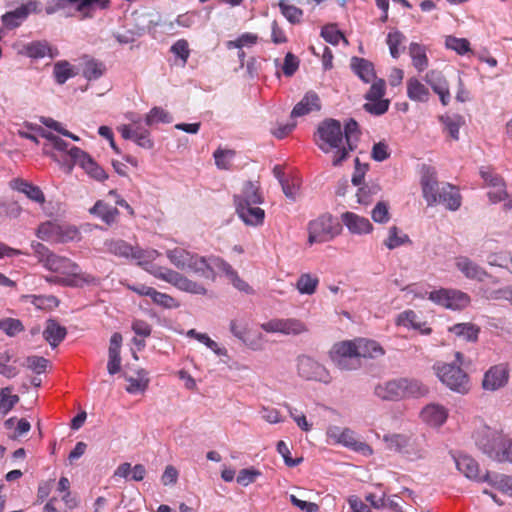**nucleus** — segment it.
<instances>
[{
	"label": "nucleus",
	"mask_w": 512,
	"mask_h": 512,
	"mask_svg": "<svg viewBox=\"0 0 512 512\" xmlns=\"http://www.w3.org/2000/svg\"><path fill=\"white\" fill-rule=\"evenodd\" d=\"M433 369L439 380L450 390L459 394H467L470 391V379L468 374L455 364L438 362Z\"/></svg>",
	"instance_id": "nucleus-5"
},
{
	"label": "nucleus",
	"mask_w": 512,
	"mask_h": 512,
	"mask_svg": "<svg viewBox=\"0 0 512 512\" xmlns=\"http://www.w3.org/2000/svg\"><path fill=\"white\" fill-rule=\"evenodd\" d=\"M407 97L415 102H427L430 97L429 89L416 77H411L406 82Z\"/></svg>",
	"instance_id": "nucleus-38"
},
{
	"label": "nucleus",
	"mask_w": 512,
	"mask_h": 512,
	"mask_svg": "<svg viewBox=\"0 0 512 512\" xmlns=\"http://www.w3.org/2000/svg\"><path fill=\"white\" fill-rule=\"evenodd\" d=\"M449 331L457 337L467 341H476L479 334V327L472 323H458L449 328Z\"/></svg>",
	"instance_id": "nucleus-45"
},
{
	"label": "nucleus",
	"mask_w": 512,
	"mask_h": 512,
	"mask_svg": "<svg viewBox=\"0 0 512 512\" xmlns=\"http://www.w3.org/2000/svg\"><path fill=\"white\" fill-rule=\"evenodd\" d=\"M354 341L360 361L367 358H376L384 354V349L374 340L358 338Z\"/></svg>",
	"instance_id": "nucleus-33"
},
{
	"label": "nucleus",
	"mask_w": 512,
	"mask_h": 512,
	"mask_svg": "<svg viewBox=\"0 0 512 512\" xmlns=\"http://www.w3.org/2000/svg\"><path fill=\"white\" fill-rule=\"evenodd\" d=\"M210 257L206 258L193 253L186 270L194 272L206 279L215 280V273L210 268Z\"/></svg>",
	"instance_id": "nucleus-35"
},
{
	"label": "nucleus",
	"mask_w": 512,
	"mask_h": 512,
	"mask_svg": "<svg viewBox=\"0 0 512 512\" xmlns=\"http://www.w3.org/2000/svg\"><path fill=\"white\" fill-rule=\"evenodd\" d=\"M462 196L456 186L450 183H442L439 196L436 197V205L442 204L450 211H456L460 208Z\"/></svg>",
	"instance_id": "nucleus-24"
},
{
	"label": "nucleus",
	"mask_w": 512,
	"mask_h": 512,
	"mask_svg": "<svg viewBox=\"0 0 512 512\" xmlns=\"http://www.w3.org/2000/svg\"><path fill=\"white\" fill-rule=\"evenodd\" d=\"M387 448L403 454L408 460L415 461L425 457L423 441L412 436L393 434L384 436Z\"/></svg>",
	"instance_id": "nucleus-6"
},
{
	"label": "nucleus",
	"mask_w": 512,
	"mask_h": 512,
	"mask_svg": "<svg viewBox=\"0 0 512 512\" xmlns=\"http://www.w3.org/2000/svg\"><path fill=\"white\" fill-rule=\"evenodd\" d=\"M342 222L353 234H367L373 229L369 219L359 216L353 212H345L341 216Z\"/></svg>",
	"instance_id": "nucleus-27"
},
{
	"label": "nucleus",
	"mask_w": 512,
	"mask_h": 512,
	"mask_svg": "<svg viewBox=\"0 0 512 512\" xmlns=\"http://www.w3.org/2000/svg\"><path fill=\"white\" fill-rule=\"evenodd\" d=\"M36 10V3L29 2L26 4H22L17 7L15 10L7 12L2 16V22L4 26L8 29H13L18 27L32 12Z\"/></svg>",
	"instance_id": "nucleus-26"
},
{
	"label": "nucleus",
	"mask_w": 512,
	"mask_h": 512,
	"mask_svg": "<svg viewBox=\"0 0 512 512\" xmlns=\"http://www.w3.org/2000/svg\"><path fill=\"white\" fill-rule=\"evenodd\" d=\"M0 329L3 330L6 335L13 337L16 334L24 331V326L19 319L5 318L0 320Z\"/></svg>",
	"instance_id": "nucleus-59"
},
{
	"label": "nucleus",
	"mask_w": 512,
	"mask_h": 512,
	"mask_svg": "<svg viewBox=\"0 0 512 512\" xmlns=\"http://www.w3.org/2000/svg\"><path fill=\"white\" fill-rule=\"evenodd\" d=\"M89 211L91 214L99 217L107 225L115 223L119 216L118 209L103 200H98Z\"/></svg>",
	"instance_id": "nucleus-37"
},
{
	"label": "nucleus",
	"mask_w": 512,
	"mask_h": 512,
	"mask_svg": "<svg viewBox=\"0 0 512 512\" xmlns=\"http://www.w3.org/2000/svg\"><path fill=\"white\" fill-rule=\"evenodd\" d=\"M406 243H411L409 236L405 233H401L398 227L392 226L388 230V237L384 240V245L393 250Z\"/></svg>",
	"instance_id": "nucleus-48"
},
{
	"label": "nucleus",
	"mask_w": 512,
	"mask_h": 512,
	"mask_svg": "<svg viewBox=\"0 0 512 512\" xmlns=\"http://www.w3.org/2000/svg\"><path fill=\"white\" fill-rule=\"evenodd\" d=\"M409 55L412 59L413 66L418 72H423L427 69L429 60L423 45L412 42L409 45Z\"/></svg>",
	"instance_id": "nucleus-40"
},
{
	"label": "nucleus",
	"mask_w": 512,
	"mask_h": 512,
	"mask_svg": "<svg viewBox=\"0 0 512 512\" xmlns=\"http://www.w3.org/2000/svg\"><path fill=\"white\" fill-rule=\"evenodd\" d=\"M429 299L436 304L452 310H460L467 307L470 297L459 290L439 289L429 294Z\"/></svg>",
	"instance_id": "nucleus-12"
},
{
	"label": "nucleus",
	"mask_w": 512,
	"mask_h": 512,
	"mask_svg": "<svg viewBox=\"0 0 512 512\" xmlns=\"http://www.w3.org/2000/svg\"><path fill=\"white\" fill-rule=\"evenodd\" d=\"M12 387L0 389V413L6 415L19 402V396L12 394Z\"/></svg>",
	"instance_id": "nucleus-49"
},
{
	"label": "nucleus",
	"mask_w": 512,
	"mask_h": 512,
	"mask_svg": "<svg viewBox=\"0 0 512 512\" xmlns=\"http://www.w3.org/2000/svg\"><path fill=\"white\" fill-rule=\"evenodd\" d=\"M456 466L467 478L484 482L485 473L481 474L478 463L472 457L467 455L459 456L456 459Z\"/></svg>",
	"instance_id": "nucleus-29"
},
{
	"label": "nucleus",
	"mask_w": 512,
	"mask_h": 512,
	"mask_svg": "<svg viewBox=\"0 0 512 512\" xmlns=\"http://www.w3.org/2000/svg\"><path fill=\"white\" fill-rule=\"evenodd\" d=\"M235 206L237 215L246 225L257 226L263 223L265 212L257 204L242 201L235 203Z\"/></svg>",
	"instance_id": "nucleus-23"
},
{
	"label": "nucleus",
	"mask_w": 512,
	"mask_h": 512,
	"mask_svg": "<svg viewBox=\"0 0 512 512\" xmlns=\"http://www.w3.org/2000/svg\"><path fill=\"white\" fill-rule=\"evenodd\" d=\"M160 256V253L155 249H139L134 247L132 259L137 260V264L144 268L148 273L153 275L155 278L170 283L177 289L196 295H205L207 293L206 288L182 275L181 273L152 264Z\"/></svg>",
	"instance_id": "nucleus-1"
},
{
	"label": "nucleus",
	"mask_w": 512,
	"mask_h": 512,
	"mask_svg": "<svg viewBox=\"0 0 512 512\" xmlns=\"http://www.w3.org/2000/svg\"><path fill=\"white\" fill-rule=\"evenodd\" d=\"M448 417V410L440 404H428L421 411L422 420L430 426L443 425Z\"/></svg>",
	"instance_id": "nucleus-28"
},
{
	"label": "nucleus",
	"mask_w": 512,
	"mask_h": 512,
	"mask_svg": "<svg viewBox=\"0 0 512 512\" xmlns=\"http://www.w3.org/2000/svg\"><path fill=\"white\" fill-rule=\"evenodd\" d=\"M53 75L55 77V81L62 85L64 84L69 78L75 76V73L73 72L72 66L68 61H58L54 64L53 68Z\"/></svg>",
	"instance_id": "nucleus-51"
},
{
	"label": "nucleus",
	"mask_w": 512,
	"mask_h": 512,
	"mask_svg": "<svg viewBox=\"0 0 512 512\" xmlns=\"http://www.w3.org/2000/svg\"><path fill=\"white\" fill-rule=\"evenodd\" d=\"M446 47L451 50H454L460 55H464L470 50V43L465 38L449 36L446 39Z\"/></svg>",
	"instance_id": "nucleus-62"
},
{
	"label": "nucleus",
	"mask_w": 512,
	"mask_h": 512,
	"mask_svg": "<svg viewBox=\"0 0 512 512\" xmlns=\"http://www.w3.org/2000/svg\"><path fill=\"white\" fill-rule=\"evenodd\" d=\"M480 176L485 184L495 189L490 191L488 196L493 203L500 202L507 197L504 179L491 167H481Z\"/></svg>",
	"instance_id": "nucleus-19"
},
{
	"label": "nucleus",
	"mask_w": 512,
	"mask_h": 512,
	"mask_svg": "<svg viewBox=\"0 0 512 512\" xmlns=\"http://www.w3.org/2000/svg\"><path fill=\"white\" fill-rule=\"evenodd\" d=\"M404 40L405 36L399 31L390 32L388 34L387 45L389 46L390 54L393 58L399 57V46L403 43Z\"/></svg>",
	"instance_id": "nucleus-63"
},
{
	"label": "nucleus",
	"mask_w": 512,
	"mask_h": 512,
	"mask_svg": "<svg viewBox=\"0 0 512 512\" xmlns=\"http://www.w3.org/2000/svg\"><path fill=\"white\" fill-rule=\"evenodd\" d=\"M341 231L340 224L330 214L320 215L308 224V242L323 243L332 240Z\"/></svg>",
	"instance_id": "nucleus-9"
},
{
	"label": "nucleus",
	"mask_w": 512,
	"mask_h": 512,
	"mask_svg": "<svg viewBox=\"0 0 512 512\" xmlns=\"http://www.w3.org/2000/svg\"><path fill=\"white\" fill-rule=\"evenodd\" d=\"M126 287L139 296H148L152 302L164 309L178 308L180 303L169 294L159 292L155 288L144 284H127Z\"/></svg>",
	"instance_id": "nucleus-17"
},
{
	"label": "nucleus",
	"mask_w": 512,
	"mask_h": 512,
	"mask_svg": "<svg viewBox=\"0 0 512 512\" xmlns=\"http://www.w3.org/2000/svg\"><path fill=\"white\" fill-rule=\"evenodd\" d=\"M428 389L418 380L398 378L378 384L375 395L385 401H399L410 397L424 396Z\"/></svg>",
	"instance_id": "nucleus-3"
},
{
	"label": "nucleus",
	"mask_w": 512,
	"mask_h": 512,
	"mask_svg": "<svg viewBox=\"0 0 512 512\" xmlns=\"http://www.w3.org/2000/svg\"><path fill=\"white\" fill-rule=\"evenodd\" d=\"M396 325L418 330L423 335H429L432 332L425 322L419 320L418 315L413 310H406L400 313L396 318Z\"/></svg>",
	"instance_id": "nucleus-30"
},
{
	"label": "nucleus",
	"mask_w": 512,
	"mask_h": 512,
	"mask_svg": "<svg viewBox=\"0 0 512 512\" xmlns=\"http://www.w3.org/2000/svg\"><path fill=\"white\" fill-rule=\"evenodd\" d=\"M58 8L75 7L76 10L87 13L97 0H56Z\"/></svg>",
	"instance_id": "nucleus-60"
},
{
	"label": "nucleus",
	"mask_w": 512,
	"mask_h": 512,
	"mask_svg": "<svg viewBox=\"0 0 512 512\" xmlns=\"http://www.w3.org/2000/svg\"><path fill=\"white\" fill-rule=\"evenodd\" d=\"M172 116L161 107H153L145 117L147 126H153L157 123H171Z\"/></svg>",
	"instance_id": "nucleus-53"
},
{
	"label": "nucleus",
	"mask_w": 512,
	"mask_h": 512,
	"mask_svg": "<svg viewBox=\"0 0 512 512\" xmlns=\"http://www.w3.org/2000/svg\"><path fill=\"white\" fill-rule=\"evenodd\" d=\"M386 84L383 79L373 81L370 89L365 95L367 102L363 105L366 112L372 115H383L389 109L390 101L383 99L385 95Z\"/></svg>",
	"instance_id": "nucleus-11"
},
{
	"label": "nucleus",
	"mask_w": 512,
	"mask_h": 512,
	"mask_svg": "<svg viewBox=\"0 0 512 512\" xmlns=\"http://www.w3.org/2000/svg\"><path fill=\"white\" fill-rule=\"evenodd\" d=\"M379 191L380 187L378 185H363L358 189L356 194L358 203L362 205H369Z\"/></svg>",
	"instance_id": "nucleus-56"
},
{
	"label": "nucleus",
	"mask_w": 512,
	"mask_h": 512,
	"mask_svg": "<svg viewBox=\"0 0 512 512\" xmlns=\"http://www.w3.org/2000/svg\"><path fill=\"white\" fill-rule=\"evenodd\" d=\"M17 189L24 193L29 199L42 204L45 202V196L42 190L27 181L21 180L17 186Z\"/></svg>",
	"instance_id": "nucleus-52"
},
{
	"label": "nucleus",
	"mask_w": 512,
	"mask_h": 512,
	"mask_svg": "<svg viewBox=\"0 0 512 512\" xmlns=\"http://www.w3.org/2000/svg\"><path fill=\"white\" fill-rule=\"evenodd\" d=\"M339 444L366 456L373 453L372 448L367 443L359 441L355 436V432L349 428H343V435Z\"/></svg>",
	"instance_id": "nucleus-36"
},
{
	"label": "nucleus",
	"mask_w": 512,
	"mask_h": 512,
	"mask_svg": "<svg viewBox=\"0 0 512 512\" xmlns=\"http://www.w3.org/2000/svg\"><path fill=\"white\" fill-rule=\"evenodd\" d=\"M23 53L34 59L44 58L45 56L55 58L59 54L58 50L56 48H52L46 41H33L26 44L23 47Z\"/></svg>",
	"instance_id": "nucleus-31"
},
{
	"label": "nucleus",
	"mask_w": 512,
	"mask_h": 512,
	"mask_svg": "<svg viewBox=\"0 0 512 512\" xmlns=\"http://www.w3.org/2000/svg\"><path fill=\"white\" fill-rule=\"evenodd\" d=\"M131 328L136 336L141 337V339L137 337L133 339L134 345H136L139 350L143 349L145 347L144 339L150 337L152 333V326L145 320L134 319Z\"/></svg>",
	"instance_id": "nucleus-44"
},
{
	"label": "nucleus",
	"mask_w": 512,
	"mask_h": 512,
	"mask_svg": "<svg viewBox=\"0 0 512 512\" xmlns=\"http://www.w3.org/2000/svg\"><path fill=\"white\" fill-rule=\"evenodd\" d=\"M344 142L341 123L335 119L322 121L315 134V143L324 153H329L335 148H340Z\"/></svg>",
	"instance_id": "nucleus-7"
},
{
	"label": "nucleus",
	"mask_w": 512,
	"mask_h": 512,
	"mask_svg": "<svg viewBox=\"0 0 512 512\" xmlns=\"http://www.w3.org/2000/svg\"><path fill=\"white\" fill-rule=\"evenodd\" d=\"M210 268L214 273L216 274V270L223 273L233 284V286L238 289L239 291L246 292V293H252V288L250 285L245 282L243 279H241L237 273L236 270L232 268V266L226 262L224 259L217 257V256H211L210 257Z\"/></svg>",
	"instance_id": "nucleus-20"
},
{
	"label": "nucleus",
	"mask_w": 512,
	"mask_h": 512,
	"mask_svg": "<svg viewBox=\"0 0 512 512\" xmlns=\"http://www.w3.org/2000/svg\"><path fill=\"white\" fill-rule=\"evenodd\" d=\"M11 359L12 354L9 351L0 354V374L9 379L16 377L19 373L15 366L9 365Z\"/></svg>",
	"instance_id": "nucleus-57"
},
{
	"label": "nucleus",
	"mask_w": 512,
	"mask_h": 512,
	"mask_svg": "<svg viewBox=\"0 0 512 512\" xmlns=\"http://www.w3.org/2000/svg\"><path fill=\"white\" fill-rule=\"evenodd\" d=\"M193 253L176 247L174 249L167 250L166 256L169 261L178 269L186 270L190 260L192 259Z\"/></svg>",
	"instance_id": "nucleus-43"
},
{
	"label": "nucleus",
	"mask_w": 512,
	"mask_h": 512,
	"mask_svg": "<svg viewBox=\"0 0 512 512\" xmlns=\"http://www.w3.org/2000/svg\"><path fill=\"white\" fill-rule=\"evenodd\" d=\"M69 155L74 162L80 165L86 173L97 181H104L108 178L105 170L100 167L86 152L78 147H71Z\"/></svg>",
	"instance_id": "nucleus-18"
},
{
	"label": "nucleus",
	"mask_w": 512,
	"mask_h": 512,
	"mask_svg": "<svg viewBox=\"0 0 512 512\" xmlns=\"http://www.w3.org/2000/svg\"><path fill=\"white\" fill-rule=\"evenodd\" d=\"M129 385L126 388L128 393L134 394L144 392L149 385V378L147 372L144 369L137 371V377H127Z\"/></svg>",
	"instance_id": "nucleus-47"
},
{
	"label": "nucleus",
	"mask_w": 512,
	"mask_h": 512,
	"mask_svg": "<svg viewBox=\"0 0 512 512\" xmlns=\"http://www.w3.org/2000/svg\"><path fill=\"white\" fill-rule=\"evenodd\" d=\"M424 80L439 96L443 106H447L451 99L449 85L444 75L437 70H430L425 74Z\"/></svg>",
	"instance_id": "nucleus-22"
},
{
	"label": "nucleus",
	"mask_w": 512,
	"mask_h": 512,
	"mask_svg": "<svg viewBox=\"0 0 512 512\" xmlns=\"http://www.w3.org/2000/svg\"><path fill=\"white\" fill-rule=\"evenodd\" d=\"M25 364L27 368L34 371L35 373L42 374L46 371L49 360L41 356L33 355L26 358Z\"/></svg>",
	"instance_id": "nucleus-64"
},
{
	"label": "nucleus",
	"mask_w": 512,
	"mask_h": 512,
	"mask_svg": "<svg viewBox=\"0 0 512 512\" xmlns=\"http://www.w3.org/2000/svg\"><path fill=\"white\" fill-rule=\"evenodd\" d=\"M261 328L268 333H281L284 335H299L307 332L306 325L298 319H271L261 324Z\"/></svg>",
	"instance_id": "nucleus-16"
},
{
	"label": "nucleus",
	"mask_w": 512,
	"mask_h": 512,
	"mask_svg": "<svg viewBox=\"0 0 512 512\" xmlns=\"http://www.w3.org/2000/svg\"><path fill=\"white\" fill-rule=\"evenodd\" d=\"M422 195L428 206L436 205V197L441 191V184L438 182L437 173L434 168L423 165L420 179Z\"/></svg>",
	"instance_id": "nucleus-15"
},
{
	"label": "nucleus",
	"mask_w": 512,
	"mask_h": 512,
	"mask_svg": "<svg viewBox=\"0 0 512 512\" xmlns=\"http://www.w3.org/2000/svg\"><path fill=\"white\" fill-rule=\"evenodd\" d=\"M509 380V369L504 364L490 367L484 374L482 387L487 391H496L504 387Z\"/></svg>",
	"instance_id": "nucleus-21"
},
{
	"label": "nucleus",
	"mask_w": 512,
	"mask_h": 512,
	"mask_svg": "<svg viewBox=\"0 0 512 512\" xmlns=\"http://www.w3.org/2000/svg\"><path fill=\"white\" fill-rule=\"evenodd\" d=\"M321 36L326 42L332 45H337L341 39L347 42L342 32L338 30L335 25H327L323 27L321 30Z\"/></svg>",
	"instance_id": "nucleus-61"
},
{
	"label": "nucleus",
	"mask_w": 512,
	"mask_h": 512,
	"mask_svg": "<svg viewBox=\"0 0 512 512\" xmlns=\"http://www.w3.org/2000/svg\"><path fill=\"white\" fill-rule=\"evenodd\" d=\"M66 334V328L60 325L55 319L47 320L45 329L43 331V337L51 345V347H57L64 340Z\"/></svg>",
	"instance_id": "nucleus-32"
},
{
	"label": "nucleus",
	"mask_w": 512,
	"mask_h": 512,
	"mask_svg": "<svg viewBox=\"0 0 512 512\" xmlns=\"http://www.w3.org/2000/svg\"><path fill=\"white\" fill-rule=\"evenodd\" d=\"M242 201L257 205L262 203V195L260 194L259 188L256 184L250 181L246 182L241 194L234 196V203Z\"/></svg>",
	"instance_id": "nucleus-41"
},
{
	"label": "nucleus",
	"mask_w": 512,
	"mask_h": 512,
	"mask_svg": "<svg viewBox=\"0 0 512 512\" xmlns=\"http://www.w3.org/2000/svg\"><path fill=\"white\" fill-rule=\"evenodd\" d=\"M477 445L493 460L512 463V439L497 432H487L477 439Z\"/></svg>",
	"instance_id": "nucleus-4"
},
{
	"label": "nucleus",
	"mask_w": 512,
	"mask_h": 512,
	"mask_svg": "<svg viewBox=\"0 0 512 512\" xmlns=\"http://www.w3.org/2000/svg\"><path fill=\"white\" fill-rule=\"evenodd\" d=\"M456 267L469 279L483 281L487 276L486 271L467 257L456 259Z\"/></svg>",
	"instance_id": "nucleus-34"
},
{
	"label": "nucleus",
	"mask_w": 512,
	"mask_h": 512,
	"mask_svg": "<svg viewBox=\"0 0 512 512\" xmlns=\"http://www.w3.org/2000/svg\"><path fill=\"white\" fill-rule=\"evenodd\" d=\"M484 482H488L491 486L512 497V477L503 474L490 475L489 472H485Z\"/></svg>",
	"instance_id": "nucleus-42"
},
{
	"label": "nucleus",
	"mask_w": 512,
	"mask_h": 512,
	"mask_svg": "<svg viewBox=\"0 0 512 512\" xmlns=\"http://www.w3.org/2000/svg\"><path fill=\"white\" fill-rule=\"evenodd\" d=\"M79 235L76 227L71 225L59 224L53 221L42 223L37 229V236L51 243H66L73 241Z\"/></svg>",
	"instance_id": "nucleus-10"
},
{
	"label": "nucleus",
	"mask_w": 512,
	"mask_h": 512,
	"mask_svg": "<svg viewBox=\"0 0 512 512\" xmlns=\"http://www.w3.org/2000/svg\"><path fill=\"white\" fill-rule=\"evenodd\" d=\"M359 127L358 123L354 119H350L346 122L344 131H343V139H345V144L349 146L350 150L355 149V143L359 138Z\"/></svg>",
	"instance_id": "nucleus-54"
},
{
	"label": "nucleus",
	"mask_w": 512,
	"mask_h": 512,
	"mask_svg": "<svg viewBox=\"0 0 512 512\" xmlns=\"http://www.w3.org/2000/svg\"><path fill=\"white\" fill-rule=\"evenodd\" d=\"M297 369L299 375L306 380H315L324 383L331 381L328 370L309 356H301L298 358Z\"/></svg>",
	"instance_id": "nucleus-14"
},
{
	"label": "nucleus",
	"mask_w": 512,
	"mask_h": 512,
	"mask_svg": "<svg viewBox=\"0 0 512 512\" xmlns=\"http://www.w3.org/2000/svg\"><path fill=\"white\" fill-rule=\"evenodd\" d=\"M213 156L217 167L227 170L231 166V160L235 156V151L229 149H217Z\"/></svg>",
	"instance_id": "nucleus-58"
},
{
	"label": "nucleus",
	"mask_w": 512,
	"mask_h": 512,
	"mask_svg": "<svg viewBox=\"0 0 512 512\" xmlns=\"http://www.w3.org/2000/svg\"><path fill=\"white\" fill-rule=\"evenodd\" d=\"M329 357L333 364L340 370H356L362 365L354 340H345L335 343L329 351Z\"/></svg>",
	"instance_id": "nucleus-8"
},
{
	"label": "nucleus",
	"mask_w": 512,
	"mask_h": 512,
	"mask_svg": "<svg viewBox=\"0 0 512 512\" xmlns=\"http://www.w3.org/2000/svg\"><path fill=\"white\" fill-rule=\"evenodd\" d=\"M321 109V100L314 91H308L303 98L293 107L291 118L302 117Z\"/></svg>",
	"instance_id": "nucleus-25"
},
{
	"label": "nucleus",
	"mask_w": 512,
	"mask_h": 512,
	"mask_svg": "<svg viewBox=\"0 0 512 512\" xmlns=\"http://www.w3.org/2000/svg\"><path fill=\"white\" fill-rule=\"evenodd\" d=\"M105 246L107 251L111 254L124 258H131L134 250L132 245L122 239H112L107 241Z\"/></svg>",
	"instance_id": "nucleus-46"
},
{
	"label": "nucleus",
	"mask_w": 512,
	"mask_h": 512,
	"mask_svg": "<svg viewBox=\"0 0 512 512\" xmlns=\"http://www.w3.org/2000/svg\"><path fill=\"white\" fill-rule=\"evenodd\" d=\"M44 267L49 271L65 275L66 277L61 282L67 286L82 287L83 285H98L100 283L99 278L81 271L76 262L55 253L50 256V259H46Z\"/></svg>",
	"instance_id": "nucleus-2"
},
{
	"label": "nucleus",
	"mask_w": 512,
	"mask_h": 512,
	"mask_svg": "<svg viewBox=\"0 0 512 512\" xmlns=\"http://www.w3.org/2000/svg\"><path fill=\"white\" fill-rule=\"evenodd\" d=\"M104 72L105 66L101 62L91 59L84 63L83 76L87 80H96L100 78L104 74Z\"/></svg>",
	"instance_id": "nucleus-55"
},
{
	"label": "nucleus",
	"mask_w": 512,
	"mask_h": 512,
	"mask_svg": "<svg viewBox=\"0 0 512 512\" xmlns=\"http://www.w3.org/2000/svg\"><path fill=\"white\" fill-rule=\"evenodd\" d=\"M318 284V277L312 276L309 273H304L298 278L296 288L301 294L311 295L315 293Z\"/></svg>",
	"instance_id": "nucleus-50"
},
{
	"label": "nucleus",
	"mask_w": 512,
	"mask_h": 512,
	"mask_svg": "<svg viewBox=\"0 0 512 512\" xmlns=\"http://www.w3.org/2000/svg\"><path fill=\"white\" fill-rule=\"evenodd\" d=\"M130 119L133 122V125L123 124L117 128L122 138L134 141L137 146L143 149H153L154 141L151 138L150 131L148 129L141 128L138 125L140 123V119H135L133 117H130Z\"/></svg>",
	"instance_id": "nucleus-13"
},
{
	"label": "nucleus",
	"mask_w": 512,
	"mask_h": 512,
	"mask_svg": "<svg viewBox=\"0 0 512 512\" xmlns=\"http://www.w3.org/2000/svg\"><path fill=\"white\" fill-rule=\"evenodd\" d=\"M351 67L355 74L365 83L372 82L375 79L374 66L370 61L354 57L351 60Z\"/></svg>",
	"instance_id": "nucleus-39"
}]
</instances>
